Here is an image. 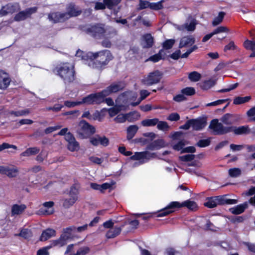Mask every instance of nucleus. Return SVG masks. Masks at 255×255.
I'll use <instances>...</instances> for the list:
<instances>
[{
  "label": "nucleus",
  "mask_w": 255,
  "mask_h": 255,
  "mask_svg": "<svg viewBox=\"0 0 255 255\" xmlns=\"http://www.w3.org/2000/svg\"><path fill=\"white\" fill-rule=\"evenodd\" d=\"M87 56L90 57L88 65L93 69H102L113 59L110 51L104 50L96 52H88Z\"/></svg>",
  "instance_id": "nucleus-1"
},
{
  "label": "nucleus",
  "mask_w": 255,
  "mask_h": 255,
  "mask_svg": "<svg viewBox=\"0 0 255 255\" xmlns=\"http://www.w3.org/2000/svg\"><path fill=\"white\" fill-rule=\"evenodd\" d=\"M56 75L63 81L65 84L73 82L75 78L74 66L68 62L61 63L55 68Z\"/></svg>",
  "instance_id": "nucleus-2"
},
{
  "label": "nucleus",
  "mask_w": 255,
  "mask_h": 255,
  "mask_svg": "<svg viewBox=\"0 0 255 255\" xmlns=\"http://www.w3.org/2000/svg\"><path fill=\"white\" fill-rule=\"evenodd\" d=\"M72 129L77 133V137L80 139L87 138L95 132L94 127L84 120L74 126Z\"/></svg>",
  "instance_id": "nucleus-3"
},
{
  "label": "nucleus",
  "mask_w": 255,
  "mask_h": 255,
  "mask_svg": "<svg viewBox=\"0 0 255 255\" xmlns=\"http://www.w3.org/2000/svg\"><path fill=\"white\" fill-rule=\"evenodd\" d=\"M228 195H224L218 196L209 197L207 198L206 201L204 205L209 208L216 207L218 205L225 204H235L238 203L236 199H230L227 198Z\"/></svg>",
  "instance_id": "nucleus-4"
},
{
  "label": "nucleus",
  "mask_w": 255,
  "mask_h": 255,
  "mask_svg": "<svg viewBox=\"0 0 255 255\" xmlns=\"http://www.w3.org/2000/svg\"><path fill=\"white\" fill-rule=\"evenodd\" d=\"M157 157L156 153H151L148 151L142 152H135L134 155L130 157V159L132 160H137L138 162H135L133 167L142 164L147 162L150 159Z\"/></svg>",
  "instance_id": "nucleus-5"
},
{
  "label": "nucleus",
  "mask_w": 255,
  "mask_h": 255,
  "mask_svg": "<svg viewBox=\"0 0 255 255\" xmlns=\"http://www.w3.org/2000/svg\"><path fill=\"white\" fill-rule=\"evenodd\" d=\"M223 124L216 119L211 121L209 128L213 130L215 135H223L230 132V126L226 127Z\"/></svg>",
  "instance_id": "nucleus-6"
},
{
  "label": "nucleus",
  "mask_w": 255,
  "mask_h": 255,
  "mask_svg": "<svg viewBox=\"0 0 255 255\" xmlns=\"http://www.w3.org/2000/svg\"><path fill=\"white\" fill-rule=\"evenodd\" d=\"M243 120L241 114L227 113L220 119V121L226 125H232L240 122Z\"/></svg>",
  "instance_id": "nucleus-7"
},
{
  "label": "nucleus",
  "mask_w": 255,
  "mask_h": 255,
  "mask_svg": "<svg viewBox=\"0 0 255 255\" xmlns=\"http://www.w3.org/2000/svg\"><path fill=\"white\" fill-rule=\"evenodd\" d=\"M105 25L103 24H96L91 26L86 29L87 33L94 37L100 38L105 33Z\"/></svg>",
  "instance_id": "nucleus-8"
},
{
  "label": "nucleus",
  "mask_w": 255,
  "mask_h": 255,
  "mask_svg": "<svg viewBox=\"0 0 255 255\" xmlns=\"http://www.w3.org/2000/svg\"><path fill=\"white\" fill-rule=\"evenodd\" d=\"M37 9L36 7H33L26 8L23 11H20L15 15L14 20L16 21L24 20L28 17H29L32 14L35 13Z\"/></svg>",
  "instance_id": "nucleus-9"
},
{
  "label": "nucleus",
  "mask_w": 255,
  "mask_h": 255,
  "mask_svg": "<svg viewBox=\"0 0 255 255\" xmlns=\"http://www.w3.org/2000/svg\"><path fill=\"white\" fill-rule=\"evenodd\" d=\"M65 139L68 142L67 148L70 151L73 152L79 150V144L70 132L66 134Z\"/></svg>",
  "instance_id": "nucleus-10"
},
{
  "label": "nucleus",
  "mask_w": 255,
  "mask_h": 255,
  "mask_svg": "<svg viewBox=\"0 0 255 255\" xmlns=\"http://www.w3.org/2000/svg\"><path fill=\"white\" fill-rule=\"evenodd\" d=\"M197 24V22L195 18L189 17L185 23L178 26L177 28L181 31L187 30L193 32L195 30Z\"/></svg>",
  "instance_id": "nucleus-11"
},
{
  "label": "nucleus",
  "mask_w": 255,
  "mask_h": 255,
  "mask_svg": "<svg viewBox=\"0 0 255 255\" xmlns=\"http://www.w3.org/2000/svg\"><path fill=\"white\" fill-rule=\"evenodd\" d=\"M161 78V73L158 71H155L149 73V74L145 78L144 82L147 85H152L158 83Z\"/></svg>",
  "instance_id": "nucleus-12"
},
{
  "label": "nucleus",
  "mask_w": 255,
  "mask_h": 255,
  "mask_svg": "<svg viewBox=\"0 0 255 255\" xmlns=\"http://www.w3.org/2000/svg\"><path fill=\"white\" fill-rule=\"evenodd\" d=\"M19 9L20 7L18 3H8L2 7L0 10V16H5L7 14L16 12Z\"/></svg>",
  "instance_id": "nucleus-13"
},
{
  "label": "nucleus",
  "mask_w": 255,
  "mask_h": 255,
  "mask_svg": "<svg viewBox=\"0 0 255 255\" xmlns=\"http://www.w3.org/2000/svg\"><path fill=\"white\" fill-rule=\"evenodd\" d=\"M67 11L64 12V15L66 20L73 16H77L81 13V10L75 7L74 3L69 4L66 7Z\"/></svg>",
  "instance_id": "nucleus-14"
},
{
  "label": "nucleus",
  "mask_w": 255,
  "mask_h": 255,
  "mask_svg": "<svg viewBox=\"0 0 255 255\" xmlns=\"http://www.w3.org/2000/svg\"><path fill=\"white\" fill-rule=\"evenodd\" d=\"M90 141L94 146L101 144L104 146H107L109 143V140L107 137L105 136H101L99 135H95L94 136L91 137Z\"/></svg>",
  "instance_id": "nucleus-15"
},
{
  "label": "nucleus",
  "mask_w": 255,
  "mask_h": 255,
  "mask_svg": "<svg viewBox=\"0 0 255 255\" xmlns=\"http://www.w3.org/2000/svg\"><path fill=\"white\" fill-rule=\"evenodd\" d=\"M230 132H233L236 135H247L251 133L249 126L240 127L230 126Z\"/></svg>",
  "instance_id": "nucleus-16"
},
{
  "label": "nucleus",
  "mask_w": 255,
  "mask_h": 255,
  "mask_svg": "<svg viewBox=\"0 0 255 255\" xmlns=\"http://www.w3.org/2000/svg\"><path fill=\"white\" fill-rule=\"evenodd\" d=\"M191 127L194 130H200L204 128L207 125V122L204 118H198L190 120Z\"/></svg>",
  "instance_id": "nucleus-17"
},
{
  "label": "nucleus",
  "mask_w": 255,
  "mask_h": 255,
  "mask_svg": "<svg viewBox=\"0 0 255 255\" xmlns=\"http://www.w3.org/2000/svg\"><path fill=\"white\" fill-rule=\"evenodd\" d=\"M172 207H177V208H180L182 207H186L189 209L194 210L197 208L196 203L193 201L187 200L182 203L178 202H172L171 205Z\"/></svg>",
  "instance_id": "nucleus-18"
},
{
  "label": "nucleus",
  "mask_w": 255,
  "mask_h": 255,
  "mask_svg": "<svg viewBox=\"0 0 255 255\" xmlns=\"http://www.w3.org/2000/svg\"><path fill=\"white\" fill-rule=\"evenodd\" d=\"M141 44L143 48H149L152 46L154 43V39L151 34L147 33L141 37Z\"/></svg>",
  "instance_id": "nucleus-19"
},
{
  "label": "nucleus",
  "mask_w": 255,
  "mask_h": 255,
  "mask_svg": "<svg viewBox=\"0 0 255 255\" xmlns=\"http://www.w3.org/2000/svg\"><path fill=\"white\" fill-rule=\"evenodd\" d=\"M68 240L67 237L61 234L59 239L51 241L49 245L51 248L54 247H62L67 244Z\"/></svg>",
  "instance_id": "nucleus-20"
},
{
  "label": "nucleus",
  "mask_w": 255,
  "mask_h": 255,
  "mask_svg": "<svg viewBox=\"0 0 255 255\" xmlns=\"http://www.w3.org/2000/svg\"><path fill=\"white\" fill-rule=\"evenodd\" d=\"M195 42V38L192 35L184 36L180 40L179 47L182 48L192 45Z\"/></svg>",
  "instance_id": "nucleus-21"
},
{
  "label": "nucleus",
  "mask_w": 255,
  "mask_h": 255,
  "mask_svg": "<svg viewBox=\"0 0 255 255\" xmlns=\"http://www.w3.org/2000/svg\"><path fill=\"white\" fill-rule=\"evenodd\" d=\"M48 19L54 23L63 22L66 20L63 13L53 12L48 14Z\"/></svg>",
  "instance_id": "nucleus-22"
},
{
  "label": "nucleus",
  "mask_w": 255,
  "mask_h": 255,
  "mask_svg": "<svg viewBox=\"0 0 255 255\" xmlns=\"http://www.w3.org/2000/svg\"><path fill=\"white\" fill-rule=\"evenodd\" d=\"M10 80L8 75L2 70H0V89H6L10 83Z\"/></svg>",
  "instance_id": "nucleus-23"
},
{
  "label": "nucleus",
  "mask_w": 255,
  "mask_h": 255,
  "mask_svg": "<svg viewBox=\"0 0 255 255\" xmlns=\"http://www.w3.org/2000/svg\"><path fill=\"white\" fill-rule=\"evenodd\" d=\"M54 203L53 201H49L43 203V206L46 208L47 210H43L40 209L38 211L37 214L39 215H50L52 214L53 212V209L52 208Z\"/></svg>",
  "instance_id": "nucleus-24"
},
{
  "label": "nucleus",
  "mask_w": 255,
  "mask_h": 255,
  "mask_svg": "<svg viewBox=\"0 0 255 255\" xmlns=\"http://www.w3.org/2000/svg\"><path fill=\"white\" fill-rule=\"evenodd\" d=\"M165 146V142L163 139H157L153 141L147 145L146 149L150 150L159 149Z\"/></svg>",
  "instance_id": "nucleus-25"
},
{
  "label": "nucleus",
  "mask_w": 255,
  "mask_h": 255,
  "mask_svg": "<svg viewBox=\"0 0 255 255\" xmlns=\"http://www.w3.org/2000/svg\"><path fill=\"white\" fill-rule=\"evenodd\" d=\"M55 230L51 228H48L42 232L40 238V241H46L49 239L55 237Z\"/></svg>",
  "instance_id": "nucleus-26"
},
{
  "label": "nucleus",
  "mask_w": 255,
  "mask_h": 255,
  "mask_svg": "<svg viewBox=\"0 0 255 255\" xmlns=\"http://www.w3.org/2000/svg\"><path fill=\"white\" fill-rule=\"evenodd\" d=\"M249 202H245L242 204L237 205L229 209L230 211L233 214H240L244 212L245 210L248 207Z\"/></svg>",
  "instance_id": "nucleus-27"
},
{
  "label": "nucleus",
  "mask_w": 255,
  "mask_h": 255,
  "mask_svg": "<svg viewBox=\"0 0 255 255\" xmlns=\"http://www.w3.org/2000/svg\"><path fill=\"white\" fill-rule=\"evenodd\" d=\"M26 208L24 204H14L11 207V216L18 215L21 214Z\"/></svg>",
  "instance_id": "nucleus-28"
},
{
  "label": "nucleus",
  "mask_w": 255,
  "mask_h": 255,
  "mask_svg": "<svg viewBox=\"0 0 255 255\" xmlns=\"http://www.w3.org/2000/svg\"><path fill=\"white\" fill-rule=\"evenodd\" d=\"M166 55V53L163 49H161L159 50L158 53L150 56L148 59L146 61H150L153 62H157L159 61L160 59H164L165 58V56Z\"/></svg>",
  "instance_id": "nucleus-29"
},
{
  "label": "nucleus",
  "mask_w": 255,
  "mask_h": 255,
  "mask_svg": "<svg viewBox=\"0 0 255 255\" xmlns=\"http://www.w3.org/2000/svg\"><path fill=\"white\" fill-rule=\"evenodd\" d=\"M122 227H115L110 229L107 233L106 236L108 239L114 238L119 235L121 231Z\"/></svg>",
  "instance_id": "nucleus-30"
},
{
  "label": "nucleus",
  "mask_w": 255,
  "mask_h": 255,
  "mask_svg": "<svg viewBox=\"0 0 255 255\" xmlns=\"http://www.w3.org/2000/svg\"><path fill=\"white\" fill-rule=\"evenodd\" d=\"M18 172V169L16 167L7 166L6 171H5L4 175H6L9 178H13L17 175Z\"/></svg>",
  "instance_id": "nucleus-31"
},
{
  "label": "nucleus",
  "mask_w": 255,
  "mask_h": 255,
  "mask_svg": "<svg viewBox=\"0 0 255 255\" xmlns=\"http://www.w3.org/2000/svg\"><path fill=\"white\" fill-rule=\"evenodd\" d=\"M216 83V81L213 79L205 81L199 84L200 87L203 90H207L213 87Z\"/></svg>",
  "instance_id": "nucleus-32"
},
{
  "label": "nucleus",
  "mask_w": 255,
  "mask_h": 255,
  "mask_svg": "<svg viewBox=\"0 0 255 255\" xmlns=\"http://www.w3.org/2000/svg\"><path fill=\"white\" fill-rule=\"evenodd\" d=\"M138 128L136 125H131L127 128V138L128 140H130L135 134L138 130Z\"/></svg>",
  "instance_id": "nucleus-33"
},
{
  "label": "nucleus",
  "mask_w": 255,
  "mask_h": 255,
  "mask_svg": "<svg viewBox=\"0 0 255 255\" xmlns=\"http://www.w3.org/2000/svg\"><path fill=\"white\" fill-rule=\"evenodd\" d=\"M75 233H76V227L75 226H71L63 229L62 234L67 237V239L70 240L72 239V234Z\"/></svg>",
  "instance_id": "nucleus-34"
},
{
  "label": "nucleus",
  "mask_w": 255,
  "mask_h": 255,
  "mask_svg": "<svg viewBox=\"0 0 255 255\" xmlns=\"http://www.w3.org/2000/svg\"><path fill=\"white\" fill-rule=\"evenodd\" d=\"M40 149L37 147H33L27 148L26 150L21 153L22 156H29L37 154Z\"/></svg>",
  "instance_id": "nucleus-35"
},
{
  "label": "nucleus",
  "mask_w": 255,
  "mask_h": 255,
  "mask_svg": "<svg viewBox=\"0 0 255 255\" xmlns=\"http://www.w3.org/2000/svg\"><path fill=\"white\" fill-rule=\"evenodd\" d=\"M106 30L104 36L107 38H112L118 34L117 29L112 27H105Z\"/></svg>",
  "instance_id": "nucleus-36"
},
{
  "label": "nucleus",
  "mask_w": 255,
  "mask_h": 255,
  "mask_svg": "<svg viewBox=\"0 0 255 255\" xmlns=\"http://www.w3.org/2000/svg\"><path fill=\"white\" fill-rule=\"evenodd\" d=\"M251 98V96H246L245 97L238 96L234 99L233 104L235 105L243 104L249 102Z\"/></svg>",
  "instance_id": "nucleus-37"
},
{
  "label": "nucleus",
  "mask_w": 255,
  "mask_h": 255,
  "mask_svg": "<svg viewBox=\"0 0 255 255\" xmlns=\"http://www.w3.org/2000/svg\"><path fill=\"white\" fill-rule=\"evenodd\" d=\"M158 123V119H145L141 122V124L144 127L154 126Z\"/></svg>",
  "instance_id": "nucleus-38"
},
{
  "label": "nucleus",
  "mask_w": 255,
  "mask_h": 255,
  "mask_svg": "<svg viewBox=\"0 0 255 255\" xmlns=\"http://www.w3.org/2000/svg\"><path fill=\"white\" fill-rule=\"evenodd\" d=\"M171 205V202L166 208L160 212V213L158 214L157 217L165 216L170 213H172L173 210L172 209L174 208H177V207H172Z\"/></svg>",
  "instance_id": "nucleus-39"
},
{
  "label": "nucleus",
  "mask_w": 255,
  "mask_h": 255,
  "mask_svg": "<svg viewBox=\"0 0 255 255\" xmlns=\"http://www.w3.org/2000/svg\"><path fill=\"white\" fill-rule=\"evenodd\" d=\"M77 200L75 198L70 197L69 198H65L63 200V206L65 208H69L72 206Z\"/></svg>",
  "instance_id": "nucleus-40"
},
{
  "label": "nucleus",
  "mask_w": 255,
  "mask_h": 255,
  "mask_svg": "<svg viewBox=\"0 0 255 255\" xmlns=\"http://www.w3.org/2000/svg\"><path fill=\"white\" fill-rule=\"evenodd\" d=\"M225 15V13L224 12H220L218 15L213 20L212 23L213 26H215L220 24L223 21Z\"/></svg>",
  "instance_id": "nucleus-41"
},
{
  "label": "nucleus",
  "mask_w": 255,
  "mask_h": 255,
  "mask_svg": "<svg viewBox=\"0 0 255 255\" xmlns=\"http://www.w3.org/2000/svg\"><path fill=\"white\" fill-rule=\"evenodd\" d=\"M122 0H103L107 7L110 9H113L115 6L119 4Z\"/></svg>",
  "instance_id": "nucleus-42"
},
{
  "label": "nucleus",
  "mask_w": 255,
  "mask_h": 255,
  "mask_svg": "<svg viewBox=\"0 0 255 255\" xmlns=\"http://www.w3.org/2000/svg\"><path fill=\"white\" fill-rule=\"evenodd\" d=\"M79 194V187L78 185H73L70 188L69 193L70 197H73L78 200V195Z\"/></svg>",
  "instance_id": "nucleus-43"
},
{
  "label": "nucleus",
  "mask_w": 255,
  "mask_h": 255,
  "mask_svg": "<svg viewBox=\"0 0 255 255\" xmlns=\"http://www.w3.org/2000/svg\"><path fill=\"white\" fill-rule=\"evenodd\" d=\"M188 78L192 82H197L201 79V75L196 71H193L189 74Z\"/></svg>",
  "instance_id": "nucleus-44"
},
{
  "label": "nucleus",
  "mask_w": 255,
  "mask_h": 255,
  "mask_svg": "<svg viewBox=\"0 0 255 255\" xmlns=\"http://www.w3.org/2000/svg\"><path fill=\"white\" fill-rule=\"evenodd\" d=\"M111 93H116L123 89V85L121 83H113L109 86Z\"/></svg>",
  "instance_id": "nucleus-45"
},
{
  "label": "nucleus",
  "mask_w": 255,
  "mask_h": 255,
  "mask_svg": "<svg viewBox=\"0 0 255 255\" xmlns=\"http://www.w3.org/2000/svg\"><path fill=\"white\" fill-rule=\"evenodd\" d=\"M130 115V113L124 115V114H119L117 116L116 118L114 119V121L117 123H124L127 120H129V117Z\"/></svg>",
  "instance_id": "nucleus-46"
},
{
  "label": "nucleus",
  "mask_w": 255,
  "mask_h": 255,
  "mask_svg": "<svg viewBox=\"0 0 255 255\" xmlns=\"http://www.w3.org/2000/svg\"><path fill=\"white\" fill-rule=\"evenodd\" d=\"M229 175L234 178L239 177L241 174V170L239 168H231L229 170Z\"/></svg>",
  "instance_id": "nucleus-47"
},
{
  "label": "nucleus",
  "mask_w": 255,
  "mask_h": 255,
  "mask_svg": "<svg viewBox=\"0 0 255 255\" xmlns=\"http://www.w3.org/2000/svg\"><path fill=\"white\" fill-rule=\"evenodd\" d=\"M93 97V102L94 104H100L103 103L105 99H103L102 96L101 95L99 92L92 94Z\"/></svg>",
  "instance_id": "nucleus-48"
},
{
  "label": "nucleus",
  "mask_w": 255,
  "mask_h": 255,
  "mask_svg": "<svg viewBox=\"0 0 255 255\" xmlns=\"http://www.w3.org/2000/svg\"><path fill=\"white\" fill-rule=\"evenodd\" d=\"M11 115H13L16 117L26 116L30 113V111L28 109L18 111H11L9 113Z\"/></svg>",
  "instance_id": "nucleus-49"
},
{
  "label": "nucleus",
  "mask_w": 255,
  "mask_h": 255,
  "mask_svg": "<svg viewBox=\"0 0 255 255\" xmlns=\"http://www.w3.org/2000/svg\"><path fill=\"white\" fill-rule=\"evenodd\" d=\"M244 45L247 49L255 51V41L247 40L245 41Z\"/></svg>",
  "instance_id": "nucleus-50"
},
{
  "label": "nucleus",
  "mask_w": 255,
  "mask_h": 255,
  "mask_svg": "<svg viewBox=\"0 0 255 255\" xmlns=\"http://www.w3.org/2000/svg\"><path fill=\"white\" fill-rule=\"evenodd\" d=\"M15 236H18L20 237H22L24 238V239H28L31 237V233L30 231V230H29L28 229H24L21 230L20 232L18 234L15 235Z\"/></svg>",
  "instance_id": "nucleus-51"
},
{
  "label": "nucleus",
  "mask_w": 255,
  "mask_h": 255,
  "mask_svg": "<svg viewBox=\"0 0 255 255\" xmlns=\"http://www.w3.org/2000/svg\"><path fill=\"white\" fill-rule=\"evenodd\" d=\"M88 54V52L87 53L84 52V51L78 50L77 51L76 53V56L78 57H81L82 60H84L89 62L90 61V57L87 56V54ZM88 63H87L88 64Z\"/></svg>",
  "instance_id": "nucleus-52"
},
{
  "label": "nucleus",
  "mask_w": 255,
  "mask_h": 255,
  "mask_svg": "<svg viewBox=\"0 0 255 255\" xmlns=\"http://www.w3.org/2000/svg\"><path fill=\"white\" fill-rule=\"evenodd\" d=\"M93 97V94H90L88 96L82 99V101H80L79 103H81V104L84 103L88 105H94Z\"/></svg>",
  "instance_id": "nucleus-53"
},
{
  "label": "nucleus",
  "mask_w": 255,
  "mask_h": 255,
  "mask_svg": "<svg viewBox=\"0 0 255 255\" xmlns=\"http://www.w3.org/2000/svg\"><path fill=\"white\" fill-rule=\"evenodd\" d=\"M181 93L183 94V95L192 96L195 93V90L194 88L186 87L181 90Z\"/></svg>",
  "instance_id": "nucleus-54"
},
{
  "label": "nucleus",
  "mask_w": 255,
  "mask_h": 255,
  "mask_svg": "<svg viewBox=\"0 0 255 255\" xmlns=\"http://www.w3.org/2000/svg\"><path fill=\"white\" fill-rule=\"evenodd\" d=\"M90 249L87 247H83L80 248L75 254H71L70 255H85L89 253Z\"/></svg>",
  "instance_id": "nucleus-55"
},
{
  "label": "nucleus",
  "mask_w": 255,
  "mask_h": 255,
  "mask_svg": "<svg viewBox=\"0 0 255 255\" xmlns=\"http://www.w3.org/2000/svg\"><path fill=\"white\" fill-rule=\"evenodd\" d=\"M211 143L210 138L201 139L197 143L196 145L200 147H205L210 145Z\"/></svg>",
  "instance_id": "nucleus-56"
},
{
  "label": "nucleus",
  "mask_w": 255,
  "mask_h": 255,
  "mask_svg": "<svg viewBox=\"0 0 255 255\" xmlns=\"http://www.w3.org/2000/svg\"><path fill=\"white\" fill-rule=\"evenodd\" d=\"M157 128L159 130H167L169 127L167 122L158 121V123L157 124Z\"/></svg>",
  "instance_id": "nucleus-57"
},
{
  "label": "nucleus",
  "mask_w": 255,
  "mask_h": 255,
  "mask_svg": "<svg viewBox=\"0 0 255 255\" xmlns=\"http://www.w3.org/2000/svg\"><path fill=\"white\" fill-rule=\"evenodd\" d=\"M229 31V29L226 26H221L216 28L215 29L213 30L212 32L214 35L218 33H224V32H228Z\"/></svg>",
  "instance_id": "nucleus-58"
},
{
  "label": "nucleus",
  "mask_w": 255,
  "mask_h": 255,
  "mask_svg": "<svg viewBox=\"0 0 255 255\" xmlns=\"http://www.w3.org/2000/svg\"><path fill=\"white\" fill-rule=\"evenodd\" d=\"M164 0H162L157 2L150 3V8L154 10H159L163 8L162 2Z\"/></svg>",
  "instance_id": "nucleus-59"
},
{
  "label": "nucleus",
  "mask_w": 255,
  "mask_h": 255,
  "mask_svg": "<svg viewBox=\"0 0 255 255\" xmlns=\"http://www.w3.org/2000/svg\"><path fill=\"white\" fill-rule=\"evenodd\" d=\"M175 40L174 39H168L166 40L163 43V47L164 49H171L172 46H173L174 44L175 43Z\"/></svg>",
  "instance_id": "nucleus-60"
},
{
  "label": "nucleus",
  "mask_w": 255,
  "mask_h": 255,
  "mask_svg": "<svg viewBox=\"0 0 255 255\" xmlns=\"http://www.w3.org/2000/svg\"><path fill=\"white\" fill-rule=\"evenodd\" d=\"M51 248L50 245L39 249L37 252V255H49L48 250Z\"/></svg>",
  "instance_id": "nucleus-61"
},
{
  "label": "nucleus",
  "mask_w": 255,
  "mask_h": 255,
  "mask_svg": "<svg viewBox=\"0 0 255 255\" xmlns=\"http://www.w3.org/2000/svg\"><path fill=\"white\" fill-rule=\"evenodd\" d=\"M185 142H186V141L185 140H181L177 143L174 144L173 146V148L174 150H177V151H179L181 149L183 150V149H184L183 147L185 145Z\"/></svg>",
  "instance_id": "nucleus-62"
},
{
  "label": "nucleus",
  "mask_w": 255,
  "mask_h": 255,
  "mask_svg": "<svg viewBox=\"0 0 255 255\" xmlns=\"http://www.w3.org/2000/svg\"><path fill=\"white\" fill-rule=\"evenodd\" d=\"M12 148L15 150L17 149L16 146L12 144H10L8 143L4 142L0 145V152L3 151L4 149Z\"/></svg>",
  "instance_id": "nucleus-63"
},
{
  "label": "nucleus",
  "mask_w": 255,
  "mask_h": 255,
  "mask_svg": "<svg viewBox=\"0 0 255 255\" xmlns=\"http://www.w3.org/2000/svg\"><path fill=\"white\" fill-rule=\"evenodd\" d=\"M47 153L42 151L36 157V160L38 162H42L47 157Z\"/></svg>",
  "instance_id": "nucleus-64"
}]
</instances>
